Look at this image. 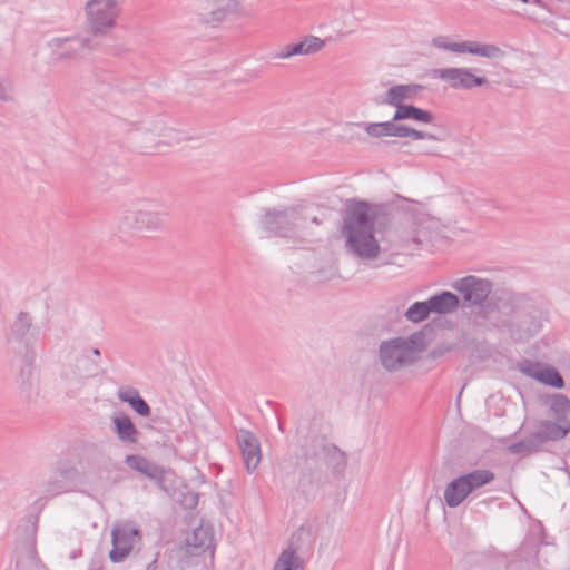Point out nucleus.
I'll list each match as a JSON object with an SVG mask.
<instances>
[{
    "instance_id": "obj_37",
    "label": "nucleus",
    "mask_w": 570,
    "mask_h": 570,
    "mask_svg": "<svg viewBox=\"0 0 570 570\" xmlns=\"http://www.w3.org/2000/svg\"><path fill=\"white\" fill-rule=\"evenodd\" d=\"M14 83L9 76L0 77V102L12 101L14 96Z\"/></svg>"
},
{
    "instance_id": "obj_4",
    "label": "nucleus",
    "mask_w": 570,
    "mask_h": 570,
    "mask_svg": "<svg viewBox=\"0 0 570 570\" xmlns=\"http://www.w3.org/2000/svg\"><path fill=\"white\" fill-rule=\"evenodd\" d=\"M215 553L213 537H185V540L168 550V562L173 568L186 569L207 566Z\"/></svg>"
},
{
    "instance_id": "obj_7",
    "label": "nucleus",
    "mask_w": 570,
    "mask_h": 570,
    "mask_svg": "<svg viewBox=\"0 0 570 570\" xmlns=\"http://www.w3.org/2000/svg\"><path fill=\"white\" fill-rule=\"evenodd\" d=\"M414 338L396 337L380 345V361L382 366L390 372L399 371L414 363L417 352L414 348Z\"/></svg>"
},
{
    "instance_id": "obj_17",
    "label": "nucleus",
    "mask_w": 570,
    "mask_h": 570,
    "mask_svg": "<svg viewBox=\"0 0 570 570\" xmlns=\"http://www.w3.org/2000/svg\"><path fill=\"white\" fill-rule=\"evenodd\" d=\"M238 446L248 473L254 472L262 460L258 439L249 431H242L237 438Z\"/></svg>"
},
{
    "instance_id": "obj_26",
    "label": "nucleus",
    "mask_w": 570,
    "mask_h": 570,
    "mask_svg": "<svg viewBox=\"0 0 570 570\" xmlns=\"http://www.w3.org/2000/svg\"><path fill=\"white\" fill-rule=\"evenodd\" d=\"M117 396L120 401L128 403L130 407L140 416H149L150 406L140 396L138 390L131 386L120 387L117 391Z\"/></svg>"
},
{
    "instance_id": "obj_40",
    "label": "nucleus",
    "mask_w": 570,
    "mask_h": 570,
    "mask_svg": "<svg viewBox=\"0 0 570 570\" xmlns=\"http://www.w3.org/2000/svg\"><path fill=\"white\" fill-rule=\"evenodd\" d=\"M110 534H140L138 528L131 521H118L114 524Z\"/></svg>"
},
{
    "instance_id": "obj_11",
    "label": "nucleus",
    "mask_w": 570,
    "mask_h": 570,
    "mask_svg": "<svg viewBox=\"0 0 570 570\" xmlns=\"http://www.w3.org/2000/svg\"><path fill=\"white\" fill-rule=\"evenodd\" d=\"M434 76L453 89L471 90L489 85V80L485 77L479 76L473 69L465 67L436 69L434 70Z\"/></svg>"
},
{
    "instance_id": "obj_15",
    "label": "nucleus",
    "mask_w": 570,
    "mask_h": 570,
    "mask_svg": "<svg viewBox=\"0 0 570 570\" xmlns=\"http://www.w3.org/2000/svg\"><path fill=\"white\" fill-rule=\"evenodd\" d=\"M452 287L462 295L464 303L469 305H481L492 292V283L489 279L473 275L458 279Z\"/></svg>"
},
{
    "instance_id": "obj_16",
    "label": "nucleus",
    "mask_w": 570,
    "mask_h": 570,
    "mask_svg": "<svg viewBox=\"0 0 570 570\" xmlns=\"http://www.w3.org/2000/svg\"><path fill=\"white\" fill-rule=\"evenodd\" d=\"M432 219L428 214L421 215L417 220L411 218L404 228L395 229L393 233L399 239L400 249L409 248L412 245H420L429 237Z\"/></svg>"
},
{
    "instance_id": "obj_5",
    "label": "nucleus",
    "mask_w": 570,
    "mask_h": 570,
    "mask_svg": "<svg viewBox=\"0 0 570 570\" xmlns=\"http://www.w3.org/2000/svg\"><path fill=\"white\" fill-rule=\"evenodd\" d=\"M87 31L95 37L109 35L121 14L118 0H86L83 3Z\"/></svg>"
},
{
    "instance_id": "obj_36",
    "label": "nucleus",
    "mask_w": 570,
    "mask_h": 570,
    "mask_svg": "<svg viewBox=\"0 0 570 570\" xmlns=\"http://www.w3.org/2000/svg\"><path fill=\"white\" fill-rule=\"evenodd\" d=\"M299 223L304 224V227L301 229V237L306 235L307 229L309 228V224L322 225L324 222L323 217L317 215H313L308 208L299 206Z\"/></svg>"
},
{
    "instance_id": "obj_18",
    "label": "nucleus",
    "mask_w": 570,
    "mask_h": 570,
    "mask_svg": "<svg viewBox=\"0 0 570 570\" xmlns=\"http://www.w3.org/2000/svg\"><path fill=\"white\" fill-rule=\"evenodd\" d=\"M520 370L528 376L535 379L539 382L544 383L547 385L557 389H562L564 386V381L562 376L553 367H548L541 365L540 363L525 361L521 364Z\"/></svg>"
},
{
    "instance_id": "obj_23",
    "label": "nucleus",
    "mask_w": 570,
    "mask_h": 570,
    "mask_svg": "<svg viewBox=\"0 0 570 570\" xmlns=\"http://www.w3.org/2000/svg\"><path fill=\"white\" fill-rule=\"evenodd\" d=\"M82 461L79 462V466L65 465L58 470V476L62 478L65 484L69 487V491H75L80 485L87 483V469Z\"/></svg>"
},
{
    "instance_id": "obj_20",
    "label": "nucleus",
    "mask_w": 570,
    "mask_h": 570,
    "mask_svg": "<svg viewBox=\"0 0 570 570\" xmlns=\"http://www.w3.org/2000/svg\"><path fill=\"white\" fill-rule=\"evenodd\" d=\"M325 41L316 36H306L296 43L284 46L276 55L278 59H289L294 56H309L321 51Z\"/></svg>"
},
{
    "instance_id": "obj_19",
    "label": "nucleus",
    "mask_w": 570,
    "mask_h": 570,
    "mask_svg": "<svg viewBox=\"0 0 570 570\" xmlns=\"http://www.w3.org/2000/svg\"><path fill=\"white\" fill-rule=\"evenodd\" d=\"M535 435L543 445L548 441H559L570 433V420L544 419L537 423Z\"/></svg>"
},
{
    "instance_id": "obj_22",
    "label": "nucleus",
    "mask_w": 570,
    "mask_h": 570,
    "mask_svg": "<svg viewBox=\"0 0 570 570\" xmlns=\"http://www.w3.org/2000/svg\"><path fill=\"white\" fill-rule=\"evenodd\" d=\"M140 537H111L109 558L112 562H122L139 549Z\"/></svg>"
},
{
    "instance_id": "obj_34",
    "label": "nucleus",
    "mask_w": 570,
    "mask_h": 570,
    "mask_svg": "<svg viewBox=\"0 0 570 570\" xmlns=\"http://www.w3.org/2000/svg\"><path fill=\"white\" fill-rule=\"evenodd\" d=\"M431 314L430 305L428 301L425 302H415L412 304L405 312V317L407 321L413 323H419L428 318Z\"/></svg>"
},
{
    "instance_id": "obj_2",
    "label": "nucleus",
    "mask_w": 570,
    "mask_h": 570,
    "mask_svg": "<svg viewBox=\"0 0 570 570\" xmlns=\"http://www.w3.org/2000/svg\"><path fill=\"white\" fill-rule=\"evenodd\" d=\"M169 208L161 197H142L122 207L118 228L129 233H157L166 228Z\"/></svg>"
},
{
    "instance_id": "obj_10",
    "label": "nucleus",
    "mask_w": 570,
    "mask_h": 570,
    "mask_svg": "<svg viewBox=\"0 0 570 570\" xmlns=\"http://www.w3.org/2000/svg\"><path fill=\"white\" fill-rule=\"evenodd\" d=\"M396 120H390L384 122H372V124H355L358 127H363L366 134L374 138L381 137H411L413 139H433L435 141H442L443 139L436 137V135L420 131L405 125L395 124Z\"/></svg>"
},
{
    "instance_id": "obj_35",
    "label": "nucleus",
    "mask_w": 570,
    "mask_h": 570,
    "mask_svg": "<svg viewBox=\"0 0 570 570\" xmlns=\"http://www.w3.org/2000/svg\"><path fill=\"white\" fill-rule=\"evenodd\" d=\"M42 492L47 495L53 497V495H58V494L70 492V491H69V487H67L65 484L62 478H59L58 473H57L53 478L49 479L43 484Z\"/></svg>"
},
{
    "instance_id": "obj_8",
    "label": "nucleus",
    "mask_w": 570,
    "mask_h": 570,
    "mask_svg": "<svg viewBox=\"0 0 570 570\" xmlns=\"http://www.w3.org/2000/svg\"><path fill=\"white\" fill-rule=\"evenodd\" d=\"M432 46L454 53H470L493 61H501L505 58V51L494 45L480 41L451 42L446 37L439 36L432 39Z\"/></svg>"
},
{
    "instance_id": "obj_30",
    "label": "nucleus",
    "mask_w": 570,
    "mask_h": 570,
    "mask_svg": "<svg viewBox=\"0 0 570 570\" xmlns=\"http://www.w3.org/2000/svg\"><path fill=\"white\" fill-rule=\"evenodd\" d=\"M433 118L432 112L412 105L397 106L393 116V120L413 119L423 124L432 122Z\"/></svg>"
},
{
    "instance_id": "obj_21",
    "label": "nucleus",
    "mask_w": 570,
    "mask_h": 570,
    "mask_svg": "<svg viewBox=\"0 0 570 570\" xmlns=\"http://www.w3.org/2000/svg\"><path fill=\"white\" fill-rule=\"evenodd\" d=\"M421 89V85H396L389 88L385 94L376 100V104L390 105L397 109V106H404L403 101L413 99Z\"/></svg>"
},
{
    "instance_id": "obj_25",
    "label": "nucleus",
    "mask_w": 570,
    "mask_h": 570,
    "mask_svg": "<svg viewBox=\"0 0 570 570\" xmlns=\"http://www.w3.org/2000/svg\"><path fill=\"white\" fill-rule=\"evenodd\" d=\"M431 313L450 314L458 309L460 305L459 297L451 292L435 294L428 299Z\"/></svg>"
},
{
    "instance_id": "obj_27",
    "label": "nucleus",
    "mask_w": 570,
    "mask_h": 570,
    "mask_svg": "<svg viewBox=\"0 0 570 570\" xmlns=\"http://www.w3.org/2000/svg\"><path fill=\"white\" fill-rule=\"evenodd\" d=\"M470 493L468 484L461 475L446 485L444 490V501L448 507L455 508L460 505Z\"/></svg>"
},
{
    "instance_id": "obj_42",
    "label": "nucleus",
    "mask_w": 570,
    "mask_h": 570,
    "mask_svg": "<svg viewBox=\"0 0 570 570\" xmlns=\"http://www.w3.org/2000/svg\"><path fill=\"white\" fill-rule=\"evenodd\" d=\"M92 353L95 356H100V351L98 348H94Z\"/></svg>"
},
{
    "instance_id": "obj_6",
    "label": "nucleus",
    "mask_w": 570,
    "mask_h": 570,
    "mask_svg": "<svg viewBox=\"0 0 570 570\" xmlns=\"http://www.w3.org/2000/svg\"><path fill=\"white\" fill-rule=\"evenodd\" d=\"M299 206L285 207L283 209H265L259 218L262 228L274 236L293 238L301 237Z\"/></svg>"
},
{
    "instance_id": "obj_28",
    "label": "nucleus",
    "mask_w": 570,
    "mask_h": 570,
    "mask_svg": "<svg viewBox=\"0 0 570 570\" xmlns=\"http://www.w3.org/2000/svg\"><path fill=\"white\" fill-rule=\"evenodd\" d=\"M125 463L131 469L135 470L153 480H159L163 476V470L153 462H149L147 459L131 454L127 455L125 459Z\"/></svg>"
},
{
    "instance_id": "obj_9",
    "label": "nucleus",
    "mask_w": 570,
    "mask_h": 570,
    "mask_svg": "<svg viewBox=\"0 0 570 570\" xmlns=\"http://www.w3.org/2000/svg\"><path fill=\"white\" fill-rule=\"evenodd\" d=\"M141 147L146 150H160L179 140L178 132L163 118L153 119L139 129Z\"/></svg>"
},
{
    "instance_id": "obj_12",
    "label": "nucleus",
    "mask_w": 570,
    "mask_h": 570,
    "mask_svg": "<svg viewBox=\"0 0 570 570\" xmlns=\"http://www.w3.org/2000/svg\"><path fill=\"white\" fill-rule=\"evenodd\" d=\"M240 9L239 0H200L197 12L204 23L214 24L239 13Z\"/></svg>"
},
{
    "instance_id": "obj_14",
    "label": "nucleus",
    "mask_w": 570,
    "mask_h": 570,
    "mask_svg": "<svg viewBox=\"0 0 570 570\" xmlns=\"http://www.w3.org/2000/svg\"><path fill=\"white\" fill-rule=\"evenodd\" d=\"M55 60L79 59L82 51L91 49V40L87 37H55L48 41Z\"/></svg>"
},
{
    "instance_id": "obj_31",
    "label": "nucleus",
    "mask_w": 570,
    "mask_h": 570,
    "mask_svg": "<svg viewBox=\"0 0 570 570\" xmlns=\"http://www.w3.org/2000/svg\"><path fill=\"white\" fill-rule=\"evenodd\" d=\"M304 562L293 547L284 549L274 563L273 570H303Z\"/></svg>"
},
{
    "instance_id": "obj_13",
    "label": "nucleus",
    "mask_w": 570,
    "mask_h": 570,
    "mask_svg": "<svg viewBox=\"0 0 570 570\" xmlns=\"http://www.w3.org/2000/svg\"><path fill=\"white\" fill-rule=\"evenodd\" d=\"M305 448L313 458L317 459V464L321 469L327 466L332 469L333 473H342L346 468V454L332 443L314 441Z\"/></svg>"
},
{
    "instance_id": "obj_3",
    "label": "nucleus",
    "mask_w": 570,
    "mask_h": 570,
    "mask_svg": "<svg viewBox=\"0 0 570 570\" xmlns=\"http://www.w3.org/2000/svg\"><path fill=\"white\" fill-rule=\"evenodd\" d=\"M281 470L284 487L304 497L315 494L324 480L323 469L306 448L302 450L301 454L286 459L282 463Z\"/></svg>"
},
{
    "instance_id": "obj_24",
    "label": "nucleus",
    "mask_w": 570,
    "mask_h": 570,
    "mask_svg": "<svg viewBox=\"0 0 570 570\" xmlns=\"http://www.w3.org/2000/svg\"><path fill=\"white\" fill-rule=\"evenodd\" d=\"M112 423L119 441L125 444H135L138 442L139 432L128 415H115L112 416Z\"/></svg>"
},
{
    "instance_id": "obj_41",
    "label": "nucleus",
    "mask_w": 570,
    "mask_h": 570,
    "mask_svg": "<svg viewBox=\"0 0 570 570\" xmlns=\"http://www.w3.org/2000/svg\"><path fill=\"white\" fill-rule=\"evenodd\" d=\"M439 137L442 138L443 140L435 141L433 139H428L429 141H432L433 144H428V145L422 146L421 151L425 155L440 156L441 151H442L440 144L444 142L445 138L442 136H439Z\"/></svg>"
},
{
    "instance_id": "obj_32",
    "label": "nucleus",
    "mask_w": 570,
    "mask_h": 570,
    "mask_svg": "<svg viewBox=\"0 0 570 570\" xmlns=\"http://www.w3.org/2000/svg\"><path fill=\"white\" fill-rule=\"evenodd\" d=\"M542 444L535 433H531L529 436L514 442L508 446V451L512 454L530 455L531 453L540 451Z\"/></svg>"
},
{
    "instance_id": "obj_38",
    "label": "nucleus",
    "mask_w": 570,
    "mask_h": 570,
    "mask_svg": "<svg viewBox=\"0 0 570 570\" xmlns=\"http://www.w3.org/2000/svg\"><path fill=\"white\" fill-rule=\"evenodd\" d=\"M31 317L28 313L20 312L12 325L13 332L19 336H24L31 328Z\"/></svg>"
},
{
    "instance_id": "obj_39",
    "label": "nucleus",
    "mask_w": 570,
    "mask_h": 570,
    "mask_svg": "<svg viewBox=\"0 0 570 570\" xmlns=\"http://www.w3.org/2000/svg\"><path fill=\"white\" fill-rule=\"evenodd\" d=\"M493 315H497V308L494 306H481L480 311L474 315V322L482 326L488 323L493 324Z\"/></svg>"
},
{
    "instance_id": "obj_1",
    "label": "nucleus",
    "mask_w": 570,
    "mask_h": 570,
    "mask_svg": "<svg viewBox=\"0 0 570 570\" xmlns=\"http://www.w3.org/2000/svg\"><path fill=\"white\" fill-rule=\"evenodd\" d=\"M371 212L368 204L356 202L346 207L343 216L341 233L345 238V249L361 261H374L383 250L374 237V217Z\"/></svg>"
},
{
    "instance_id": "obj_29",
    "label": "nucleus",
    "mask_w": 570,
    "mask_h": 570,
    "mask_svg": "<svg viewBox=\"0 0 570 570\" xmlns=\"http://www.w3.org/2000/svg\"><path fill=\"white\" fill-rule=\"evenodd\" d=\"M549 419L570 420V400L563 394H553L547 401Z\"/></svg>"
},
{
    "instance_id": "obj_33",
    "label": "nucleus",
    "mask_w": 570,
    "mask_h": 570,
    "mask_svg": "<svg viewBox=\"0 0 570 570\" xmlns=\"http://www.w3.org/2000/svg\"><path fill=\"white\" fill-rule=\"evenodd\" d=\"M462 476L464 478L471 493L491 483L495 479V474L491 470L487 469H478Z\"/></svg>"
}]
</instances>
